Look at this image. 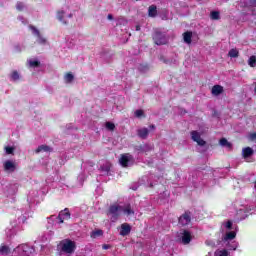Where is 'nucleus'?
<instances>
[{
    "label": "nucleus",
    "instance_id": "nucleus-4",
    "mask_svg": "<svg viewBox=\"0 0 256 256\" xmlns=\"http://www.w3.org/2000/svg\"><path fill=\"white\" fill-rule=\"evenodd\" d=\"M12 256H31V247L22 244L14 249Z\"/></svg>",
    "mask_w": 256,
    "mask_h": 256
},
{
    "label": "nucleus",
    "instance_id": "nucleus-19",
    "mask_svg": "<svg viewBox=\"0 0 256 256\" xmlns=\"http://www.w3.org/2000/svg\"><path fill=\"white\" fill-rule=\"evenodd\" d=\"M149 17H155L157 15V6L151 5L148 9Z\"/></svg>",
    "mask_w": 256,
    "mask_h": 256
},
{
    "label": "nucleus",
    "instance_id": "nucleus-18",
    "mask_svg": "<svg viewBox=\"0 0 256 256\" xmlns=\"http://www.w3.org/2000/svg\"><path fill=\"white\" fill-rule=\"evenodd\" d=\"M183 37H184V43H187L188 45H191V39L193 37V33L185 32Z\"/></svg>",
    "mask_w": 256,
    "mask_h": 256
},
{
    "label": "nucleus",
    "instance_id": "nucleus-24",
    "mask_svg": "<svg viewBox=\"0 0 256 256\" xmlns=\"http://www.w3.org/2000/svg\"><path fill=\"white\" fill-rule=\"evenodd\" d=\"M73 79H75V77H74L73 74H71V73H67V74L64 76L65 83H72V82H73Z\"/></svg>",
    "mask_w": 256,
    "mask_h": 256
},
{
    "label": "nucleus",
    "instance_id": "nucleus-25",
    "mask_svg": "<svg viewBox=\"0 0 256 256\" xmlns=\"http://www.w3.org/2000/svg\"><path fill=\"white\" fill-rule=\"evenodd\" d=\"M220 145L222 147H228V149H231V143H229V141H227L225 138L220 139Z\"/></svg>",
    "mask_w": 256,
    "mask_h": 256
},
{
    "label": "nucleus",
    "instance_id": "nucleus-8",
    "mask_svg": "<svg viewBox=\"0 0 256 256\" xmlns=\"http://www.w3.org/2000/svg\"><path fill=\"white\" fill-rule=\"evenodd\" d=\"M4 171H7L8 173H13L15 169H17V164L13 160H7L3 164Z\"/></svg>",
    "mask_w": 256,
    "mask_h": 256
},
{
    "label": "nucleus",
    "instance_id": "nucleus-38",
    "mask_svg": "<svg viewBox=\"0 0 256 256\" xmlns=\"http://www.w3.org/2000/svg\"><path fill=\"white\" fill-rule=\"evenodd\" d=\"M225 227H226V229H231V227H233V222L228 221V222L225 224Z\"/></svg>",
    "mask_w": 256,
    "mask_h": 256
},
{
    "label": "nucleus",
    "instance_id": "nucleus-12",
    "mask_svg": "<svg viewBox=\"0 0 256 256\" xmlns=\"http://www.w3.org/2000/svg\"><path fill=\"white\" fill-rule=\"evenodd\" d=\"M131 233V225H129L128 223H123L120 226V235L122 237H126V235H129Z\"/></svg>",
    "mask_w": 256,
    "mask_h": 256
},
{
    "label": "nucleus",
    "instance_id": "nucleus-27",
    "mask_svg": "<svg viewBox=\"0 0 256 256\" xmlns=\"http://www.w3.org/2000/svg\"><path fill=\"white\" fill-rule=\"evenodd\" d=\"M234 237H236L235 232H228L224 237V241H231Z\"/></svg>",
    "mask_w": 256,
    "mask_h": 256
},
{
    "label": "nucleus",
    "instance_id": "nucleus-41",
    "mask_svg": "<svg viewBox=\"0 0 256 256\" xmlns=\"http://www.w3.org/2000/svg\"><path fill=\"white\" fill-rule=\"evenodd\" d=\"M230 249H233V251H235V249H237V244L235 243L233 246H231Z\"/></svg>",
    "mask_w": 256,
    "mask_h": 256
},
{
    "label": "nucleus",
    "instance_id": "nucleus-6",
    "mask_svg": "<svg viewBox=\"0 0 256 256\" xmlns=\"http://www.w3.org/2000/svg\"><path fill=\"white\" fill-rule=\"evenodd\" d=\"M153 39L156 45H167V36L161 32H155Z\"/></svg>",
    "mask_w": 256,
    "mask_h": 256
},
{
    "label": "nucleus",
    "instance_id": "nucleus-39",
    "mask_svg": "<svg viewBox=\"0 0 256 256\" xmlns=\"http://www.w3.org/2000/svg\"><path fill=\"white\" fill-rule=\"evenodd\" d=\"M110 248H111V246L108 245V244H104V245L102 246V249H105V250L110 249Z\"/></svg>",
    "mask_w": 256,
    "mask_h": 256
},
{
    "label": "nucleus",
    "instance_id": "nucleus-3",
    "mask_svg": "<svg viewBox=\"0 0 256 256\" xmlns=\"http://www.w3.org/2000/svg\"><path fill=\"white\" fill-rule=\"evenodd\" d=\"M56 17L60 23L67 25V19H71V17H73V13H71L69 6H65L61 10L57 11Z\"/></svg>",
    "mask_w": 256,
    "mask_h": 256
},
{
    "label": "nucleus",
    "instance_id": "nucleus-20",
    "mask_svg": "<svg viewBox=\"0 0 256 256\" xmlns=\"http://www.w3.org/2000/svg\"><path fill=\"white\" fill-rule=\"evenodd\" d=\"M242 153L244 158L251 157V155H253V150L251 147H247L243 149Z\"/></svg>",
    "mask_w": 256,
    "mask_h": 256
},
{
    "label": "nucleus",
    "instance_id": "nucleus-40",
    "mask_svg": "<svg viewBox=\"0 0 256 256\" xmlns=\"http://www.w3.org/2000/svg\"><path fill=\"white\" fill-rule=\"evenodd\" d=\"M149 128L151 131H155V125H150Z\"/></svg>",
    "mask_w": 256,
    "mask_h": 256
},
{
    "label": "nucleus",
    "instance_id": "nucleus-33",
    "mask_svg": "<svg viewBox=\"0 0 256 256\" xmlns=\"http://www.w3.org/2000/svg\"><path fill=\"white\" fill-rule=\"evenodd\" d=\"M135 117H138V119L141 117H145V112H143V110H136Z\"/></svg>",
    "mask_w": 256,
    "mask_h": 256
},
{
    "label": "nucleus",
    "instance_id": "nucleus-31",
    "mask_svg": "<svg viewBox=\"0 0 256 256\" xmlns=\"http://www.w3.org/2000/svg\"><path fill=\"white\" fill-rule=\"evenodd\" d=\"M111 170V164L106 163L104 166H101V171H104V173H109Z\"/></svg>",
    "mask_w": 256,
    "mask_h": 256
},
{
    "label": "nucleus",
    "instance_id": "nucleus-5",
    "mask_svg": "<svg viewBox=\"0 0 256 256\" xmlns=\"http://www.w3.org/2000/svg\"><path fill=\"white\" fill-rule=\"evenodd\" d=\"M119 163L122 167H131V165L135 163V159H133L131 154H122L119 159Z\"/></svg>",
    "mask_w": 256,
    "mask_h": 256
},
{
    "label": "nucleus",
    "instance_id": "nucleus-32",
    "mask_svg": "<svg viewBox=\"0 0 256 256\" xmlns=\"http://www.w3.org/2000/svg\"><path fill=\"white\" fill-rule=\"evenodd\" d=\"M30 67H39L40 62L38 60H29L28 61Z\"/></svg>",
    "mask_w": 256,
    "mask_h": 256
},
{
    "label": "nucleus",
    "instance_id": "nucleus-29",
    "mask_svg": "<svg viewBox=\"0 0 256 256\" xmlns=\"http://www.w3.org/2000/svg\"><path fill=\"white\" fill-rule=\"evenodd\" d=\"M215 255L216 256H228L229 255V252L227 250H217L215 252Z\"/></svg>",
    "mask_w": 256,
    "mask_h": 256
},
{
    "label": "nucleus",
    "instance_id": "nucleus-1",
    "mask_svg": "<svg viewBox=\"0 0 256 256\" xmlns=\"http://www.w3.org/2000/svg\"><path fill=\"white\" fill-rule=\"evenodd\" d=\"M121 213L129 217V215H134L135 212L133 211V209H131V205L129 204L127 205L113 204L110 206L108 211V215L111 216L112 221H117Z\"/></svg>",
    "mask_w": 256,
    "mask_h": 256
},
{
    "label": "nucleus",
    "instance_id": "nucleus-2",
    "mask_svg": "<svg viewBox=\"0 0 256 256\" xmlns=\"http://www.w3.org/2000/svg\"><path fill=\"white\" fill-rule=\"evenodd\" d=\"M75 249H77V244L71 239H64L58 244V251L62 255H73Z\"/></svg>",
    "mask_w": 256,
    "mask_h": 256
},
{
    "label": "nucleus",
    "instance_id": "nucleus-9",
    "mask_svg": "<svg viewBox=\"0 0 256 256\" xmlns=\"http://www.w3.org/2000/svg\"><path fill=\"white\" fill-rule=\"evenodd\" d=\"M180 235L183 245H189L191 243V239H193L191 232L184 230Z\"/></svg>",
    "mask_w": 256,
    "mask_h": 256
},
{
    "label": "nucleus",
    "instance_id": "nucleus-37",
    "mask_svg": "<svg viewBox=\"0 0 256 256\" xmlns=\"http://www.w3.org/2000/svg\"><path fill=\"white\" fill-rule=\"evenodd\" d=\"M255 139H256V133H251V134L249 135V140H250V141H255Z\"/></svg>",
    "mask_w": 256,
    "mask_h": 256
},
{
    "label": "nucleus",
    "instance_id": "nucleus-26",
    "mask_svg": "<svg viewBox=\"0 0 256 256\" xmlns=\"http://www.w3.org/2000/svg\"><path fill=\"white\" fill-rule=\"evenodd\" d=\"M103 235V230H96L91 233L92 239H97V237H101Z\"/></svg>",
    "mask_w": 256,
    "mask_h": 256
},
{
    "label": "nucleus",
    "instance_id": "nucleus-43",
    "mask_svg": "<svg viewBox=\"0 0 256 256\" xmlns=\"http://www.w3.org/2000/svg\"><path fill=\"white\" fill-rule=\"evenodd\" d=\"M136 31H141V27L140 26H136Z\"/></svg>",
    "mask_w": 256,
    "mask_h": 256
},
{
    "label": "nucleus",
    "instance_id": "nucleus-45",
    "mask_svg": "<svg viewBox=\"0 0 256 256\" xmlns=\"http://www.w3.org/2000/svg\"><path fill=\"white\" fill-rule=\"evenodd\" d=\"M20 20H23V17H19Z\"/></svg>",
    "mask_w": 256,
    "mask_h": 256
},
{
    "label": "nucleus",
    "instance_id": "nucleus-11",
    "mask_svg": "<svg viewBox=\"0 0 256 256\" xmlns=\"http://www.w3.org/2000/svg\"><path fill=\"white\" fill-rule=\"evenodd\" d=\"M58 219L60 223H63V221H69V219H71V213H69V209L66 208L63 211H61L58 215Z\"/></svg>",
    "mask_w": 256,
    "mask_h": 256
},
{
    "label": "nucleus",
    "instance_id": "nucleus-16",
    "mask_svg": "<svg viewBox=\"0 0 256 256\" xmlns=\"http://www.w3.org/2000/svg\"><path fill=\"white\" fill-rule=\"evenodd\" d=\"M49 153L51 152V147L47 145H41L36 149V153Z\"/></svg>",
    "mask_w": 256,
    "mask_h": 256
},
{
    "label": "nucleus",
    "instance_id": "nucleus-35",
    "mask_svg": "<svg viewBox=\"0 0 256 256\" xmlns=\"http://www.w3.org/2000/svg\"><path fill=\"white\" fill-rule=\"evenodd\" d=\"M247 5L248 7H256V0H248Z\"/></svg>",
    "mask_w": 256,
    "mask_h": 256
},
{
    "label": "nucleus",
    "instance_id": "nucleus-28",
    "mask_svg": "<svg viewBox=\"0 0 256 256\" xmlns=\"http://www.w3.org/2000/svg\"><path fill=\"white\" fill-rule=\"evenodd\" d=\"M14 152H15V147H11V146H6L5 147V153L7 155H13Z\"/></svg>",
    "mask_w": 256,
    "mask_h": 256
},
{
    "label": "nucleus",
    "instance_id": "nucleus-10",
    "mask_svg": "<svg viewBox=\"0 0 256 256\" xmlns=\"http://www.w3.org/2000/svg\"><path fill=\"white\" fill-rule=\"evenodd\" d=\"M30 29L33 35H36V37H38L37 43H39L40 45H45V43H47V40L43 38V36H41V33L38 31L37 28H35L34 26H30Z\"/></svg>",
    "mask_w": 256,
    "mask_h": 256
},
{
    "label": "nucleus",
    "instance_id": "nucleus-21",
    "mask_svg": "<svg viewBox=\"0 0 256 256\" xmlns=\"http://www.w3.org/2000/svg\"><path fill=\"white\" fill-rule=\"evenodd\" d=\"M248 65L249 67H256V56L252 55L248 59Z\"/></svg>",
    "mask_w": 256,
    "mask_h": 256
},
{
    "label": "nucleus",
    "instance_id": "nucleus-14",
    "mask_svg": "<svg viewBox=\"0 0 256 256\" xmlns=\"http://www.w3.org/2000/svg\"><path fill=\"white\" fill-rule=\"evenodd\" d=\"M211 93H212V95H214V97H219V95H221V93H223V86L214 85L211 89Z\"/></svg>",
    "mask_w": 256,
    "mask_h": 256
},
{
    "label": "nucleus",
    "instance_id": "nucleus-36",
    "mask_svg": "<svg viewBox=\"0 0 256 256\" xmlns=\"http://www.w3.org/2000/svg\"><path fill=\"white\" fill-rule=\"evenodd\" d=\"M23 7H25V5H23V3L19 2L17 5H16V9H18V11H23Z\"/></svg>",
    "mask_w": 256,
    "mask_h": 256
},
{
    "label": "nucleus",
    "instance_id": "nucleus-44",
    "mask_svg": "<svg viewBox=\"0 0 256 256\" xmlns=\"http://www.w3.org/2000/svg\"><path fill=\"white\" fill-rule=\"evenodd\" d=\"M108 19H110V20L113 19V15L109 14Z\"/></svg>",
    "mask_w": 256,
    "mask_h": 256
},
{
    "label": "nucleus",
    "instance_id": "nucleus-13",
    "mask_svg": "<svg viewBox=\"0 0 256 256\" xmlns=\"http://www.w3.org/2000/svg\"><path fill=\"white\" fill-rule=\"evenodd\" d=\"M191 223V215L189 213H185L179 218L180 225H189Z\"/></svg>",
    "mask_w": 256,
    "mask_h": 256
},
{
    "label": "nucleus",
    "instance_id": "nucleus-34",
    "mask_svg": "<svg viewBox=\"0 0 256 256\" xmlns=\"http://www.w3.org/2000/svg\"><path fill=\"white\" fill-rule=\"evenodd\" d=\"M210 17H211V19H213V20L219 19V12H217V11L211 12Z\"/></svg>",
    "mask_w": 256,
    "mask_h": 256
},
{
    "label": "nucleus",
    "instance_id": "nucleus-22",
    "mask_svg": "<svg viewBox=\"0 0 256 256\" xmlns=\"http://www.w3.org/2000/svg\"><path fill=\"white\" fill-rule=\"evenodd\" d=\"M10 249L6 245L0 246V255H8Z\"/></svg>",
    "mask_w": 256,
    "mask_h": 256
},
{
    "label": "nucleus",
    "instance_id": "nucleus-30",
    "mask_svg": "<svg viewBox=\"0 0 256 256\" xmlns=\"http://www.w3.org/2000/svg\"><path fill=\"white\" fill-rule=\"evenodd\" d=\"M105 127L108 129V131H115V124L112 122H106Z\"/></svg>",
    "mask_w": 256,
    "mask_h": 256
},
{
    "label": "nucleus",
    "instance_id": "nucleus-23",
    "mask_svg": "<svg viewBox=\"0 0 256 256\" xmlns=\"http://www.w3.org/2000/svg\"><path fill=\"white\" fill-rule=\"evenodd\" d=\"M10 79H11V81H19V79H20L19 72L13 71L10 74Z\"/></svg>",
    "mask_w": 256,
    "mask_h": 256
},
{
    "label": "nucleus",
    "instance_id": "nucleus-17",
    "mask_svg": "<svg viewBox=\"0 0 256 256\" xmlns=\"http://www.w3.org/2000/svg\"><path fill=\"white\" fill-rule=\"evenodd\" d=\"M228 57H231V59H237V57H239V50L237 48L230 49Z\"/></svg>",
    "mask_w": 256,
    "mask_h": 256
},
{
    "label": "nucleus",
    "instance_id": "nucleus-42",
    "mask_svg": "<svg viewBox=\"0 0 256 256\" xmlns=\"http://www.w3.org/2000/svg\"><path fill=\"white\" fill-rule=\"evenodd\" d=\"M206 245H215V244L211 241H206Z\"/></svg>",
    "mask_w": 256,
    "mask_h": 256
},
{
    "label": "nucleus",
    "instance_id": "nucleus-15",
    "mask_svg": "<svg viewBox=\"0 0 256 256\" xmlns=\"http://www.w3.org/2000/svg\"><path fill=\"white\" fill-rule=\"evenodd\" d=\"M138 137H140L141 139H147V137L149 136V129L147 128H140L137 131Z\"/></svg>",
    "mask_w": 256,
    "mask_h": 256
},
{
    "label": "nucleus",
    "instance_id": "nucleus-7",
    "mask_svg": "<svg viewBox=\"0 0 256 256\" xmlns=\"http://www.w3.org/2000/svg\"><path fill=\"white\" fill-rule=\"evenodd\" d=\"M192 141L197 143L200 147H205L207 145V142L201 138V134L198 131H192L190 133Z\"/></svg>",
    "mask_w": 256,
    "mask_h": 256
}]
</instances>
